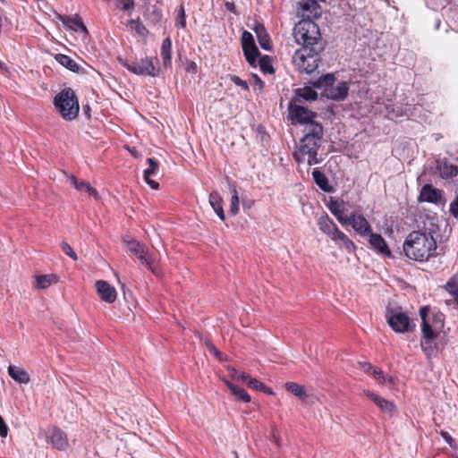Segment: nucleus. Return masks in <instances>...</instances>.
Segmentation results:
<instances>
[{
    "instance_id": "f257e3e1",
    "label": "nucleus",
    "mask_w": 458,
    "mask_h": 458,
    "mask_svg": "<svg viewBox=\"0 0 458 458\" xmlns=\"http://www.w3.org/2000/svg\"><path fill=\"white\" fill-rule=\"evenodd\" d=\"M323 127L320 123H310L304 128V136L301 139L293 157L298 164H307L309 166L319 164L322 159L318 157L321 146Z\"/></svg>"
},
{
    "instance_id": "f03ea898",
    "label": "nucleus",
    "mask_w": 458,
    "mask_h": 458,
    "mask_svg": "<svg viewBox=\"0 0 458 458\" xmlns=\"http://www.w3.org/2000/svg\"><path fill=\"white\" fill-rule=\"evenodd\" d=\"M403 251L410 259L424 262L437 256V241L428 231H413L403 242Z\"/></svg>"
},
{
    "instance_id": "7ed1b4c3",
    "label": "nucleus",
    "mask_w": 458,
    "mask_h": 458,
    "mask_svg": "<svg viewBox=\"0 0 458 458\" xmlns=\"http://www.w3.org/2000/svg\"><path fill=\"white\" fill-rule=\"evenodd\" d=\"M293 38L301 47L323 46L318 26L310 18L302 19L295 24L293 31Z\"/></svg>"
},
{
    "instance_id": "20e7f679",
    "label": "nucleus",
    "mask_w": 458,
    "mask_h": 458,
    "mask_svg": "<svg viewBox=\"0 0 458 458\" xmlns=\"http://www.w3.org/2000/svg\"><path fill=\"white\" fill-rule=\"evenodd\" d=\"M323 49V46L301 47L294 52L293 64L301 73L310 74L318 69Z\"/></svg>"
},
{
    "instance_id": "39448f33",
    "label": "nucleus",
    "mask_w": 458,
    "mask_h": 458,
    "mask_svg": "<svg viewBox=\"0 0 458 458\" xmlns=\"http://www.w3.org/2000/svg\"><path fill=\"white\" fill-rule=\"evenodd\" d=\"M312 86L323 89V96L333 100L344 99L349 91L348 83L346 81H338L335 83V78L332 73L321 76L312 82Z\"/></svg>"
},
{
    "instance_id": "423d86ee",
    "label": "nucleus",
    "mask_w": 458,
    "mask_h": 458,
    "mask_svg": "<svg viewBox=\"0 0 458 458\" xmlns=\"http://www.w3.org/2000/svg\"><path fill=\"white\" fill-rule=\"evenodd\" d=\"M54 105L64 120L72 121L78 116L79 101L71 88H66L59 92L55 97Z\"/></svg>"
},
{
    "instance_id": "0eeeda50",
    "label": "nucleus",
    "mask_w": 458,
    "mask_h": 458,
    "mask_svg": "<svg viewBox=\"0 0 458 458\" xmlns=\"http://www.w3.org/2000/svg\"><path fill=\"white\" fill-rule=\"evenodd\" d=\"M386 318L389 327L395 333L404 334L411 331L415 327V325L411 324L409 316L398 306H387Z\"/></svg>"
},
{
    "instance_id": "6e6552de",
    "label": "nucleus",
    "mask_w": 458,
    "mask_h": 458,
    "mask_svg": "<svg viewBox=\"0 0 458 458\" xmlns=\"http://www.w3.org/2000/svg\"><path fill=\"white\" fill-rule=\"evenodd\" d=\"M123 65L131 72H133L137 75L143 76H152L155 77L157 75V72L156 66L154 65L152 60L150 58H141L136 61H125L123 63Z\"/></svg>"
},
{
    "instance_id": "1a4fd4ad",
    "label": "nucleus",
    "mask_w": 458,
    "mask_h": 458,
    "mask_svg": "<svg viewBox=\"0 0 458 458\" xmlns=\"http://www.w3.org/2000/svg\"><path fill=\"white\" fill-rule=\"evenodd\" d=\"M425 314L424 311L421 312V333H422V340L420 342V347L422 352L428 358H432L437 355V345L434 344V339L437 336L433 335L431 330H429L428 326L425 322Z\"/></svg>"
},
{
    "instance_id": "9d476101",
    "label": "nucleus",
    "mask_w": 458,
    "mask_h": 458,
    "mask_svg": "<svg viewBox=\"0 0 458 458\" xmlns=\"http://www.w3.org/2000/svg\"><path fill=\"white\" fill-rule=\"evenodd\" d=\"M126 243L130 252L134 254L140 259L141 264L145 265L154 274H157V268L154 266L153 259L148 253L145 244L140 243L136 240L127 241Z\"/></svg>"
},
{
    "instance_id": "9b49d317",
    "label": "nucleus",
    "mask_w": 458,
    "mask_h": 458,
    "mask_svg": "<svg viewBox=\"0 0 458 458\" xmlns=\"http://www.w3.org/2000/svg\"><path fill=\"white\" fill-rule=\"evenodd\" d=\"M289 114L292 119L305 124V126H308L310 123H317L313 120L316 117V114L304 106L291 103L289 105Z\"/></svg>"
},
{
    "instance_id": "f8f14e48",
    "label": "nucleus",
    "mask_w": 458,
    "mask_h": 458,
    "mask_svg": "<svg viewBox=\"0 0 458 458\" xmlns=\"http://www.w3.org/2000/svg\"><path fill=\"white\" fill-rule=\"evenodd\" d=\"M424 311L425 322L428 326L429 330L433 335H438L445 326V316L443 313L433 314L432 318H428L429 309L427 306L420 309V317L421 318V312Z\"/></svg>"
},
{
    "instance_id": "ddd939ff",
    "label": "nucleus",
    "mask_w": 458,
    "mask_h": 458,
    "mask_svg": "<svg viewBox=\"0 0 458 458\" xmlns=\"http://www.w3.org/2000/svg\"><path fill=\"white\" fill-rule=\"evenodd\" d=\"M47 437L50 439L52 445L58 450L64 451L69 445L66 434L59 428L53 427L49 428Z\"/></svg>"
},
{
    "instance_id": "4468645a",
    "label": "nucleus",
    "mask_w": 458,
    "mask_h": 458,
    "mask_svg": "<svg viewBox=\"0 0 458 458\" xmlns=\"http://www.w3.org/2000/svg\"><path fill=\"white\" fill-rule=\"evenodd\" d=\"M97 293L102 301L107 303H113L116 300V291L114 286L109 284L106 281L98 280L95 284Z\"/></svg>"
},
{
    "instance_id": "2eb2a0df",
    "label": "nucleus",
    "mask_w": 458,
    "mask_h": 458,
    "mask_svg": "<svg viewBox=\"0 0 458 458\" xmlns=\"http://www.w3.org/2000/svg\"><path fill=\"white\" fill-rule=\"evenodd\" d=\"M443 197V191L431 184H425L420 193L419 201L438 203Z\"/></svg>"
},
{
    "instance_id": "dca6fc26",
    "label": "nucleus",
    "mask_w": 458,
    "mask_h": 458,
    "mask_svg": "<svg viewBox=\"0 0 458 458\" xmlns=\"http://www.w3.org/2000/svg\"><path fill=\"white\" fill-rule=\"evenodd\" d=\"M364 393L366 396L369 397L371 401H373L383 412H386L390 416L394 414L395 411V405L394 404V403L380 397L379 395L369 390H366L364 391Z\"/></svg>"
},
{
    "instance_id": "f3484780",
    "label": "nucleus",
    "mask_w": 458,
    "mask_h": 458,
    "mask_svg": "<svg viewBox=\"0 0 458 458\" xmlns=\"http://www.w3.org/2000/svg\"><path fill=\"white\" fill-rule=\"evenodd\" d=\"M351 225L361 235H367L371 233V227L368 220L360 215H351Z\"/></svg>"
},
{
    "instance_id": "a211bd4d",
    "label": "nucleus",
    "mask_w": 458,
    "mask_h": 458,
    "mask_svg": "<svg viewBox=\"0 0 458 458\" xmlns=\"http://www.w3.org/2000/svg\"><path fill=\"white\" fill-rule=\"evenodd\" d=\"M319 229L326 233L331 240H334L335 235L340 231L336 225L328 216H322L318 222Z\"/></svg>"
},
{
    "instance_id": "6ab92c4d",
    "label": "nucleus",
    "mask_w": 458,
    "mask_h": 458,
    "mask_svg": "<svg viewBox=\"0 0 458 458\" xmlns=\"http://www.w3.org/2000/svg\"><path fill=\"white\" fill-rule=\"evenodd\" d=\"M147 163L148 164V168L144 171V180L145 182L154 190H157L159 188V183L151 179V176L157 175L158 171V163L154 158H147Z\"/></svg>"
},
{
    "instance_id": "aec40b11",
    "label": "nucleus",
    "mask_w": 458,
    "mask_h": 458,
    "mask_svg": "<svg viewBox=\"0 0 458 458\" xmlns=\"http://www.w3.org/2000/svg\"><path fill=\"white\" fill-rule=\"evenodd\" d=\"M71 184L73 185V187L81 192H87L89 196L93 197L94 199H98L99 198L98 192L97 190L90 186L89 182L84 180H79L73 175H71L69 177Z\"/></svg>"
},
{
    "instance_id": "412c9836",
    "label": "nucleus",
    "mask_w": 458,
    "mask_h": 458,
    "mask_svg": "<svg viewBox=\"0 0 458 458\" xmlns=\"http://www.w3.org/2000/svg\"><path fill=\"white\" fill-rule=\"evenodd\" d=\"M252 30L256 33L260 47L265 50H270V38L264 25L260 22L256 21L254 26L252 27Z\"/></svg>"
},
{
    "instance_id": "4be33fe9",
    "label": "nucleus",
    "mask_w": 458,
    "mask_h": 458,
    "mask_svg": "<svg viewBox=\"0 0 458 458\" xmlns=\"http://www.w3.org/2000/svg\"><path fill=\"white\" fill-rule=\"evenodd\" d=\"M60 19L67 29L74 31H81L85 34L88 33L87 28L79 16H62Z\"/></svg>"
},
{
    "instance_id": "5701e85b",
    "label": "nucleus",
    "mask_w": 458,
    "mask_h": 458,
    "mask_svg": "<svg viewBox=\"0 0 458 458\" xmlns=\"http://www.w3.org/2000/svg\"><path fill=\"white\" fill-rule=\"evenodd\" d=\"M369 235V243L374 250H376L377 251L383 255L390 256L391 251L388 249L385 239L380 234L370 233Z\"/></svg>"
},
{
    "instance_id": "b1692460",
    "label": "nucleus",
    "mask_w": 458,
    "mask_h": 458,
    "mask_svg": "<svg viewBox=\"0 0 458 458\" xmlns=\"http://www.w3.org/2000/svg\"><path fill=\"white\" fill-rule=\"evenodd\" d=\"M301 9L303 13V15H307L308 17H319L321 13V8L318 3L316 0H304L300 3Z\"/></svg>"
},
{
    "instance_id": "393cba45",
    "label": "nucleus",
    "mask_w": 458,
    "mask_h": 458,
    "mask_svg": "<svg viewBox=\"0 0 458 458\" xmlns=\"http://www.w3.org/2000/svg\"><path fill=\"white\" fill-rule=\"evenodd\" d=\"M209 205L212 207L217 216L225 221V216L223 208V199L217 191H212L208 197Z\"/></svg>"
},
{
    "instance_id": "a878e982",
    "label": "nucleus",
    "mask_w": 458,
    "mask_h": 458,
    "mask_svg": "<svg viewBox=\"0 0 458 458\" xmlns=\"http://www.w3.org/2000/svg\"><path fill=\"white\" fill-rule=\"evenodd\" d=\"M437 171L442 178L449 179L457 175L458 166L446 161H442L437 164Z\"/></svg>"
},
{
    "instance_id": "bb28decb",
    "label": "nucleus",
    "mask_w": 458,
    "mask_h": 458,
    "mask_svg": "<svg viewBox=\"0 0 458 458\" xmlns=\"http://www.w3.org/2000/svg\"><path fill=\"white\" fill-rule=\"evenodd\" d=\"M318 93L310 87H304L302 89H296L295 92V102L312 101L316 100Z\"/></svg>"
},
{
    "instance_id": "cd10ccee",
    "label": "nucleus",
    "mask_w": 458,
    "mask_h": 458,
    "mask_svg": "<svg viewBox=\"0 0 458 458\" xmlns=\"http://www.w3.org/2000/svg\"><path fill=\"white\" fill-rule=\"evenodd\" d=\"M8 374L9 376L20 384H27L30 382V376L24 369L15 367L9 366L8 367Z\"/></svg>"
},
{
    "instance_id": "c85d7f7f",
    "label": "nucleus",
    "mask_w": 458,
    "mask_h": 458,
    "mask_svg": "<svg viewBox=\"0 0 458 458\" xmlns=\"http://www.w3.org/2000/svg\"><path fill=\"white\" fill-rule=\"evenodd\" d=\"M161 57L163 64L167 67L172 64V41L170 38H165L161 46Z\"/></svg>"
},
{
    "instance_id": "c756f323",
    "label": "nucleus",
    "mask_w": 458,
    "mask_h": 458,
    "mask_svg": "<svg viewBox=\"0 0 458 458\" xmlns=\"http://www.w3.org/2000/svg\"><path fill=\"white\" fill-rule=\"evenodd\" d=\"M340 248H344L348 252H353L355 245L349 237L343 232L339 231L333 240Z\"/></svg>"
},
{
    "instance_id": "7c9ffc66",
    "label": "nucleus",
    "mask_w": 458,
    "mask_h": 458,
    "mask_svg": "<svg viewBox=\"0 0 458 458\" xmlns=\"http://www.w3.org/2000/svg\"><path fill=\"white\" fill-rule=\"evenodd\" d=\"M312 176L317 185L326 192H331L332 187L328 183L327 176L318 169H314Z\"/></svg>"
},
{
    "instance_id": "2f4dec72",
    "label": "nucleus",
    "mask_w": 458,
    "mask_h": 458,
    "mask_svg": "<svg viewBox=\"0 0 458 458\" xmlns=\"http://www.w3.org/2000/svg\"><path fill=\"white\" fill-rule=\"evenodd\" d=\"M56 282L57 276L55 275H41L35 277L34 286L38 289H46Z\"/></svg>"
},
{
    "instance_id": "473e14b6",
    "label": "nucleus",
    "mask_w": 458,
    "mask_h": 458,
    "mask_svg": "<svg viewBox=\"0 0 458 458\" xmlns=\"http://www.w3.org/2000/svg\"><path fill=\"white\" fill-rule=\"evenodd\" d=\"M285 389L301 400H304L308 396L305 387L294 382H287Z\"/></svg>"
},
{
    "instance_id": "72a5a7b5",
    "label": "nucleus",
    "mask_w": 458,
    "mask_h": 458,
    "mask_svg": "<svg viewBox=\"0 0 458 458\" xmlns=\"http://www.w3.org/2000/svg\"><path fill=\"white\" fill-rule=\"evenodd\" d=\"M55 60L60 64L72 72H78L80 69L79 64L73 59H72L70 56L66 55L58 54L55 55Z\"/></svg>"
},
{
    "instance_id": "f704fd0d",
    "label": "nucleus",
    "mask_w": 458,
    "mask_h": 458,
    "mask_svg": "<svg viewBox=\"0 0 458 458\" xmlns=\"http://www.w3.org/2000/svg\"><path fill=\"white\" fill-rule=\"evenodd\" d=\"M226 385L229 387L231 393L238 400H241V401H242L244 403L250 402V396L249 395V394L243 388L238 387V386H236L235 385H233V383H231L229 381H226Z\"/></svg>"
},
{
    "instance_id": "c9c22d12",
    "label": "nucleus",
    "mask_w": 458,
    "mask_h": 458,
    "mask_svg": "<svg viewBox=\"0 0 458 458\" xmlns=\"http://www.w3.org/2000/svg\"><path fill=\"white\" fill-rule=\"evenodd\" d=\"M445 288L452 296H454V301L458 307V278L456 276H452L446 283Z\"/></svg>"
},
{
    "instance_id": "e433bc0d",
    "label": "nucleus",
    "mask_w": 458,
    "mask_h": 458,
    "mask_svg": "<svg viewBox=\"0 0 458 458\" xmlns=\"http://www.w3.org/2000/svg\"><path fill=\"white\" fill-rule=\"evenodd\" d=\"M244 52V55L246 57V60L250 65H255L257 57L259 55V51L256 45H253L250 47H244L242 48Z\"/></svg>"
},
{
    "instance_id": "4c0bfd02",
    "label": "nucleus",
    "mask_w": 458,
    "mask_h": 458,
    "mask_svg": "<svg viewBox=\"0 0 458 458\" xmlns=\"http://www.w3.org/2000/svg\"><path fill=\"white\" fill-rule=\"evenodd\" d=\"M259 64V67H260V70L262 71V72H264L266 74H271L275 72V70L272 66V64H271V59L269 56L264 55V56L260 57Z\"/></svg>"
},
{
    "instance_id": "58836bf2",
    "label": "nucleus",
    "mask_w": 458,
    "mask_h": 458,
    "mask_svg": "<svg viewBox=\"0 0 458 458\" xmlns=\"http://www.w3.org/2000/svg\"><path fill=\"white\" fill-rule=\"evenodd\" d=\"M232 199L230 204V212L232 215L235 216L239 212V196L236 188L233 186L231 190Z\"/></svg>"
},
{
    "instance_id": "ea45409f",
    "label": "nucleus",
    "mask_w": 458,
    "mask_h": 458,
    "mask_svg": "<svg viewBox=\"0 0 458 458\" xmlns=\"http://www.w3.org/2000/svg\"><path fill=\"white\" fill-rule=\"evenodd\" d=\"M242 48L250 47L255 45V41L251 33H250L249 31H243L242 35Z\"/></svg>"
},
{
    "instance_id": "a19ab883",
    "label": "nucleus",
    "mask_w": 458,
    "mask_h": 458,
    "mask_svg": "<svg viewBox=\"0 0 458 458\" xmlns=\"http://www.w3.org/2000/svg\"><path fill=\"white\" fill-rule=\"evenodd\" d=\"M176 25L181 28H185L186 26V15L182 5L177 11Z\"/></svg>"
},
{
    "instance_id": "79ce46f5",
    "label": "nucleus",
    "mask_w": 458,
    "mask_h": 458,
    "mask_svg": "<svg viewBox=\"0 0 458 458\" xmlns=\"http://www.w3.org/2000/svg\"><path fill=\"white\" fill-rule=\"evenodd\" d=\"M328 208L335 216H339L344 212L342 208V204L339 203L337 200L331 199L328 204Z\"/></svg>"
},
{
    "instance_id": "37998d69",
    "label": "nucleus",
    "mask_w": 458,
    "mask_h": 458,
    "mask_svg": "<svg viewBox=\"0 0 458 458\" xmlns=\"http://www.w3.org/2000/svg\"><path fill=\"white\" fill-rule=\"evenodd\" d=\"M246 385L250 388H252V389H255L258 391H261V389H265V385L263 383H261L259 380H258L256 378H252L250 377H249V378L246 382Z\"/></svg>"
},
{
    "instance_id": "c03bdc74",
    "label": "nucleus",
    "mask_w": 458,
    "mask_h": 458,
    "mask_svg": "<svg viewBox=\"0 0 458 458\" xmlns=\"http://www.w3.org/2000/svg\"><path fill=\"white\" fill-rule=\"evenodd\" d=\"M61 248H62L63 251L67 256L72 258L73 260H77V259H78L77 254L75 253V251L72 250V248L67 242H63L61 243Z\"/></svg>"
},
{
    "instance_id": "a18cd8bd",
    "label": "nucleus",
    "mask_w": 458,
    "mask_h": 458,
    "mask_svg": "<svg viewBox=\"0 0 458 458\" xmlns=\"http://www.w3.org/2000/svg\"><path fill=\"white\" fill-rule=\"evenodd\" d=\"M230 371H231V375L233 379L242 381L243 383L246 384V382L250 377L248 374L243 373V372H239L234 369H231Z\"/></svg>"
},
{
    "instance_id": "49530a36",
    "label": "nucleus",
    "mask_w": 458,
    "mask_h": 458,
    "mask_svg": "<svg viewBox=\"0 0 458 458\" xmlns=\"http://www.w3.org/2000/svg\"><path fill=\"white\" fill-rule=\"evenodd\" d=\"M230 79L235 85L242 87L244 90H249V85L246 81L242 80L236 75H231Z\"/></svg>"
},
{
    "instance_id": "de8ad7c7",
    "label": "nucleus",
    "mask_w": 458,
    "mask_h": 458,
    "mask_svg": "<svg viewBox=\"0 0 458 458\" xmlns=\"http://www.w3.org/2000/svg\"><path fill=\"white\" fill-rule=\"evenodd\" d=\"M450 214L454 217L458 218V195L456 196L454 200L450 204Z\"/></svg>"
},
{
    "instance_id": "09e8293b",
    "label": "nucleus",
    "mask_w": 458,
    "mask_h": 458,
    "mask_svg": "<svg viewBox=\"0 0 458 458\" xmlns=\"http://www.w3.org/2000/svg\"><path fill=\"white\" fill-rule=\"evenodd\" d=\"M8 434V427L4 422L3 417L0 415V436L5 437Z\"/></svg>"
},
{
    "instance_id": "8fccbe9b",
    "label": "nucleus",
    "mask_w": 458,
    "mask_h": 458,
    "mask_svg": "<svg viewBox=\"0 0 458 458\" xmlns=\"http://www.w3.org/2000/svg\"><path fill=\"white\" fill-rule=\"evenodd\" d=\"M337 220L343 225H351V216H347L344 215V212L336 216Z\"/></svg>"
},
{
    "instance_id": "3c124183",
    "label": "nucleus",
    "mask_w": 458,
    "mask_h": 458,
    "mask_svg": "<svg viewBox=\"0 0 458 458\" xmlns=\"http://www.w3.org/2000/svg\"><path fill=\"white\" fill-rule=\"evenodd\" d=\"M122 2V9L123 10H131L133 9V6H134V2L133 0H121Z\"/></svg>"
},
{
    "instance_id": "603ef678",
    "label": "nucleus",
    "mask_w": 458,
    "mask_h": 458,
    "mask_svg": "<svg viewBox=\"0 0 458 458\" xmlns=\"http://www.w3.org/2000/svg\"><path fill=\"white\" fill-rule=\"evenodd\" d=\"M372 374L379 382L386 384V379L382 370H377V369H373Z\"/></svg>"
},
{
    "instance_id": "864d4df0",
    "label": "nucleus",
    "mask_w": 458,
    "mask_h": 458,
    "mask_svg": "<svg viewBox=\"0 0 458 458\" xmlns=\"http://www.w3.org/2000/svg\"><path fill=\"white\" fill-rule=\"evenodd\" d=\"M441 436L442 437L445 439V441L451 446L453 447L454 446V440L452 438V437L447 433V432H445V431H442L441 432Z\"/></svg>"
},
{
    "instance_id": "5fc2aeb1",
    "label": "nucleus",
    "mask_w": 458,
    "mask_h": 458,
    "mask_svg": "<svg viewBox=\"0 0 458 458\" xmlns=\"http://www.w3.org/2000/svg\"><path fill=\"white\" fill-rule=\"evenodd\" d=\"M360 366L368 373H372L375 368L369 362H360Z\"/></svg>"
},
{
    "instance_id": "6e6d98bb",
    "label": "nucleus",
    "mask_w": 458,
    "mask_h": 458,
    "mask_svg": "<svg viewBox=\"0 0 458 458\" xmlns=\"http://www.w3.org/2000/svg\"><path fill=\"white\" fill-rule=\"evenodd\" d=\"M253 78L255 84L259 87V89H262L264 88V82L261 81V79L257 75H254Z\"/></svg>"
},
{
    "instance_id": "4d7b16f0",
    "label": "nucleus",
    "mask_w": 458,
    "mask_h": 458,
    "mask_svg": "<svg viewBox=\"0 0 458 458\" xmlns=\"http://www.w3.org/2000/svg\"><path fill=\"white\" fill-rule=\"evenodd\" d=\"M208 347L209 351L212 353H214L216 357L220 356L219 351L213 344H208Z\"/></svg>"
},
{
    "instance_id": "13d9d810",
    "label": "nucleus",
    "mask_w": 458,
    "mask_h": 458,
    "mask_svg": "<svg viewBox=\"0 0 458 458\" xmlns=\"http://www.w3.org/2000/svg\"><path fill=\"white\" fill-rule=\"evenodd\" d=\"M225 8L231 13H235V5L233 3L226 2L225 3Z\"/></svg>"
},
{
    "instance_id": "bf43d9fd",
    "label": "nucleus",
    "mask_w": 458,
    "mask_h": 458,
    "mask_svg": "<svg viewBox=\"0 0 458 458\" xmlns=\"http://www.w3.org/2000/svg\"><path fill=\"white\" fill-rule=\"evenodd\" d=\"M260 392L266 393V394H274V392L272 391V389H271V388L267 387L266 386H265V389H261V391H260Z\"/></svg>"
},
{
    "instance_id": "052dcab7",
    "label": "nucleus",
    "mask_w": 458,
    "mask_h": 458,
    "mask_svg": "<svg viewBox=\"0 0 458 458\" xmlns=\"http://www.w3.org/2000/svg\"><path fill=\"white\" fill-rule=\"evenodd\" d=\"M136 30L139 33H141V30H145V27L141 23H139L136 27Z\"/></svg>"
},
{
    "instance_id": "680f3d73",
    "label": "nucleus",
    "mask_w": 458,
    "mask_h": 458,
    "mask_svg": "<svg viewBox=\"0 0 458 458\" xmlns=\"http://www.w3.org/2000/svg\"><path fill=\"white\" fill-rule=\"evenodd\" d=\"M196 69V64L194 63H192L191 64V66L188 68V71H191V70H195Z\"/></svg>"
},
{
    "instance_id": "e2e57ef3",
    "label": "nucleus",
    "mask_w": 458,
    "mask_h": 458,
    "mask_svg": "<svg viewBox=\"0 0 458 458\" xmlns=\"http://www.w3.org/2000/svg\"><path fill=\"white\" fill-rule=\"evenodd\" d=\"M84 110H85L86 112H89V106H86L84 107Z\"/></svg>"
},
{
    "instance_id": "0e129e2a",
    "label": "nucleus",
    "mask_w": 458,
    "mask_h": 458,
    "mask_svg": "<svg viewBox=\"0 0 458 458\" xmlns=\"http://www.w3.org/2000/svg\"><path fill=\"white\" fill-rule=\"evenodd\" d=\"M233 454H234L235 458H238V454H237V453H236V452H234Z\"/></svg>"
},
{
    "instance_id": "69168bd1",
    "label": "nucleus",
    "mask_w": 458,
    "mask_h": 458,
    "mask_svg": "<svg viewBox=\"0 0 458 458\" xmlns=\"http://www.w3.org/2000/svg\"><path fill=\"white\" fill-rule=\"evenodd\" d=\"M456 160L458 161V157L456 158Z\"/></svg>"
}]
</instances>
